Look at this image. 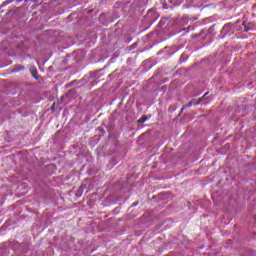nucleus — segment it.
<instances>
[{
  "mask_svg": "<svg viewBox=\"0 0 256 256\" xmlns=\"http://www.w3.org/2000/svg\"><path fill=\"white\" fill-rule=\"evenodd\" d=\"M233 33H235V27L233 26V24H225L221 30L222 39H224V37H229L233 35Z\"/></svg>",
  "mask_w": 256,
  "mask_h": 256,
  "instance_id": "1",
  "label": "nucleus"
},
{
  "mask_svg": "<svg viewBox=\"0 0 256 256\" xmlns=\"http://www.w3.org/2000/svg\"><path fill=\"white\" fill-rule=\"evenodd\" d=\"M147 17L152 19V23H155V21H157V12L153 9H150L147 12Z\"/></svg>",
  "mask_w": 256,
  "mask_h": 256,
  "instance_id": "2",
  "label": "nucleus"
},
{
  "mask_svg": "<svg viewBox=\"0 0 256 256\" xmlns=\"http://www.w3.org/2000/svg\"><path fill=\"white\" fill-rule=\"evenodd\" d=\"M30 73L32 75V77H34V79H39V74L37 72V68L35 66L30 68Z\"/></svg>",
  "mask_w": 256,
  "mask_h": 256,
  "instance_id": "3",
  "label": "nucleus"
},
{
  "mask_svg": "<svg viewBox=\"0 0 256 256\" xmlns=\"http://www.w3.org/2000/svg\"><path fill=\"white\" fill-rule=\"evenodd\" d=\"M23 70H25V66H23V65H16L12 69V73H19V71H23Z\"/></svg>",
  "mask_w": 256,
  "mask_h": 256,
  "instance_id": "4",
  "label": "nucleus"
},
{
  "mask_svg": "<svg viewBox=\"0 0 256 256\" xmlns=\"http://www.w3.org/2000/svg\"><path fill=\"white\" fill-rule=\"evenodd\" d=\"M242 27H244V31H245V33H247L248 31H251V29H253V28H251V26H249V24L247 25V22H242Z\"/></svg>",
  "mask_w": 256,
  "mask_h": 256,
  "instance_id": "5",
  "label": "nucleus"
},
{
  "mask_svg": "<svg viewBox=\"0 0 256 256\" xmlns=\"http://www.w3.org/2000/svg\"><path fill=\"white\" fill-rule=\"evenodd\" d=\"M13 1H15V0H6V1H4V2L1 4L0 9L3 8V7H7V5L13 3Z\"/></svg>",
  "mask_w": 256,
  "mask_h": 256,
  "instance_id": "6",
  "label": "nucleus"
},
{
  "mask_svg": "<svg viewBox=\"0 0 256 256\" xmlns=\"http://www.w3.org/2000/svg\"><path fill=\"white\" fill-rule=\"evenodd\" d=\"M185 107H193V101L188 102L185 106L181 108V113H183Z\"/></svg>",
  "mask_w": 256,
  "mask_h": 256,
  "instance_id": "7",
  "label": "nucleus"
},
{
  "mask_svg": "<svg viewBox=\"0 0 256 256\" xmlns=\"http://www.w3.org/2000/svg\"><path fill=\"white\" fill-rule=\"evenodd\" d=\"M192 101V105H199L202 103L201 99L199 98L198 100L197 99H194V100H191Z\"/></svg>",
  "mask_w": 256,
  "mask_h": 256,
  "instance_id": "8",
  "label": "nucleus"
},
{
  "mask_svg": "<svg viewBox=\"0 0 256 256\" xmlns=\"http://www.w3.org/2000/svg\"><path fill=\"white\" fill-rule=\"evenodd\" d=\"M147 119H149L147 116H142V117L138 120V123H145V121H147Z\"/></svg>",
  "mask_w": 256,
  "mask_h": 256,
  "instance_id": "9",
  "label": "nucleus"
},
{
  "mask_svg": "<svg viewBox=\"0 0 256 256\" xmlns=\"http://www.w3.org/2000/svg\"><path fill=\"white\" fill-rule=\"evenodd\" d=\"M85 191V186H80L78 189V193H83Z\"/></svg>",
  "mask_w": 256,
  "mask_h": 256,
  "instance_id": "10",
  "label": "nucleus"
},
{
  "mask_svg": "<svg viewBox=\"0 0 256 256\" xmlns=\"http://www.w3.org/2000/svg\"><path fill=\"white\" fill-rule=\"evenodd\" d=\"M200 99H201V101L203 102L204 99H207V96L204 94Z\"/></svg>",
  "mask_w": 256,
  "mask_h": 256,
  "instance_id": "11",
  "label": "nucleus"
},
{
  "mask_svg": "<svg viewBox=\"0 0 256 256\" xmlns=\"http://www.w3.org/2000/svg\"><path fill=\"white\" fill-rule=\"evenodd\" d=\"M204 95L207 97L209 95V92H206Z\"/></svg>",
  "mask_w": 256,
  "mask_h": 256,
  "instance_id": "12",
  "label": "nucleus"
},
{
  "mask_svg": "<svg viewBox=\"0 0 256 256\" xmlns=\"http://www.w3.org/2000/svg\"><path fill=\"white\" fill-rule=\"evenodd\" d=\"M17 1V3H21V1H23V0H16Z\"/></svg>",
  "mask_w": 256,
  "mask_h": 256,
  "instance_id": "13",
  "label": "nucleus"
}]
</instances>
